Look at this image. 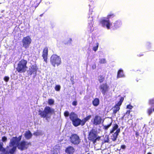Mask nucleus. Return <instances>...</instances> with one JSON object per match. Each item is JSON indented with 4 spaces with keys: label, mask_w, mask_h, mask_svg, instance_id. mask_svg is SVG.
Wrapping results in <instances>:
<instances>
[{
    "label": "nucleus",
    "mask_w": 154,
    "mask_h": 154,
    "mask_svg": "<svg viewBox=\"0 0 154 154\" xmlns=\"http://www.w3.org/2000/svg\"><path fill=\"white\" fill-rule=\"evenodd\" d=\"M38 112L41 118H45L47 119L50 118L51 116L55 113L54 109L49 106H46L43 111L39 110Z\"/></svg>",
    "instance_id": "f257e3e1"
},
{
    "label": "nucleus",
    "mask_w": 154,
    "mask_h": 154,
    "mask_svg": "<svg viewBox=\"0 0 154 154\" xmlns=\"http://www.w3.org/2000/svg\"><path fill=\"white\" fill-rule=\"evenodd\" d=\"M120 132V129L119 128L118 125L116 123L114 124L112 126V128L110 130V134L113 133L111 136V139L113 141H115L118 137L119 133Z\"/></svg>",
    "instance_id": "f03ea898"
},
{
    "label": "nucleus",
    "mask_w": 154,
    "mask_h": 154,
    "mask_svg": "<svg viewBox=\"0 0 154 154\" xmlns=\"http://www.w3.org/2000/svg\"><path fill=\"white\" fill-rule=\"evenodd\" d=\"M100 138V136L97 135L96 131L93 129L90 131L88 137V140L92 142L93 144H95L97 141H99Z\"/></svg>",
    "instance_id": "7ed1b4c3"
},
{
    "label": "nucleus",
    "mask_w": 154,
    "mask_h": 154,
    "mask_svg": "<svg viewBox=\"0 0 154 154\" xmlns=\"http://www.w3.org/2000/svg\"><path fill=\"white\" fill-rule=\"evenodd\" d=\"M27 61L23 59L20 61L17 64L16 68L17 71L19 73H24L27 70L28 67L27 66Z\"/></svg>",
    "instance_id": "20e7f679"
},
{
    "label": "nucleus",
    "mask_w": 154,
    "mask_h": 154,
    "mask_svg": "<svg viewBox=\"0 0 154 154\" xmlns=\"http://www.w3.org/2000/svg\"><path fill=\"white\" fill-rule=\"evenodd\" d=\"M69 140L70 143L74 145H78L81 142V139L79 136L75 133L71 134Z\"/></svg>",
    "instance_id": "39448f33"
},
{
    "label": "nucleus",
    "mask_w": 154,
    "mask_h": 154,
    "mask_svg": "<svg viewBox=\"0 0 154 154\" xmlns=\"http://www.w3.org/2000/svg\"><path fill=\"white\" fill-rule=\"evenodd\" d=\"M50 62L51 65L54 67H55L56 65L58 66L61 62V58L56 54H53L51 57Z\"/></svg>",
    "instance_id": "423d86ee"
},
{
    "label": "nucleus",
    "mask_w": 154,
    "mask_h": 154,
    "mask_svg": "<svg viewBox=\"0 0 154 154\" xmlns=\"http://www.w3.org/2000/svg\"><path fill=\"white\" fill-rule=\"evenodd\" d=\"M31 145L30 142H27L25 140H22L17 144V147L21 151L26 149L29 147V145Z\"/></svg>",
    "instance_id": "0eeeda50"
},
{
    "label": "nucleus",
    "mask_w": 154,
    "mask_h": 154,
    "mask_svg": "<svg viewBox=\"0 0 154 154\" xmlns=\"http://www.w3.org/2000/svg\"><path fill=\"white\" fill-rule=\"evenodd\" d=\"M124 98L123 97H121L119 101L112 108L113 109V112L112 114L116 116V114L120 109V106L122 105L123 100Z\"/></svg>",
    "instance_id": "6e6552de"
},
{
    "label": "nucleus",
    "mask_w": 154,
    "mask_h": 154,
    "mask_svg": "<svg viewBox=\"0 0 154 154\" xmlns=\"http://www.w3.org/2000/svg\"><path fill=\"white\" fill-rule=\"evenodd\" d=\"M32 42V40L29 36L24 37L22 40V42L23 47L25 48H29Z\"/></svg>",
    "instance_id": "1a4fd4ad"
},
{
    "label": "nucleus",
    "mask_w": 154,
    "mask_h": 154,
    "mask_svg": "<svg viewBox=\"0 0 154 154\" xmlns=\"http://www.w3.org/2000/svg\"><path fill=\"white\" fill-rule=\"evenodd\" d=\"M109 87L107 83H104L100 85L99 88L103 95H105L108 91Z\"/></svg>",
    "instance_id": "9d476101"
},
{
    "label": "nucleus",
    "mask_w": 154,
    "mask_h": 154,
    "mask_svg": "<svg viewBox=\"0 0 154 154\" xmlns=\"http://www.w3.org/2000/svg\"><path fill=\"white\" fill-rule=\"evenodd\" d=\"M100 23L102 25L103 27H106L108 29H110L112 24L110 23L109 20H106L105 19H103L100 20Z\"/></svg>",
    "instance_id": "9b49d317"
},
{
    "label": "nucleus",
    "mask_w": 154,
    "mask_h": 154,
    "mask_svg": "<svg viewBox=\"0 0 154 154\" xmlns=\"http://www.w3.org/2000/svg\"><path fill=\"white\" fill-rule=\"evenodd\" d=\"M101 117L98 115H96L93 119V123L95 125H100L102 122Z\"/></svg>",
    "instance_id": "f8f14e48"
},
{
    "label": "nucleus",
    "mask_w": 154,
    "mask_h": 154,
    "mask_svg": "<svg viewBox=\"0 0 154 154\" xmlns=\"http://www.w3.org/2000/svg\"><path fill=\"white\" fill-rule=\"evenodd\" d=\"M48 55V49L47 47H45L43 50L42 54V57L44 61L46 63L47 62V59Z\"/></svg>",
    "instance_id": "ddd939ff"
},
{
    "label": "nucleus",
    "mask_w": 154,
    "mask_h": 154,
    "mask_svg": "<svg viewBox=\"0 0 154 154\" xmlns=\"http://www.w3.org/2000/svg\"><path fill=\"white\" fill-rule=\"evenodd\" d=\"M73 125L75 127H77L79 125L83 126L82 123V120L78 117L73 120L72 122Z\"/></svg>",
    "instance_id": "4468645a"
},
{
    "label": "nucleus",
    "mask_w": 154,
    "mask_h": 154,
    "mask_svg": "<svg viewBox=\"0 0 154 154\" xmlns=\"http://www.w3.org/2000/svg\"><path fill=\"white\" fill-rule=\"evenodd\" d=\"M75 151L74 147L71 146H69L65 149V152L67 154H73Z\"/></svg>",
    "instance_id": "2eb2a0df"
},
{
    "label": "nucleus",
    "mask_w": 154,
    "mask_h": 154,
    "mask_svg": "<svg viewBox=\"0 0 154 154\" xmlns=\"http://www.w3.org/2000/svg\"><path fill=\"white\" fill-rule=\"evenodd\" d=\"M37 69L38 68H37L36 65L32 66L31 67L30 71H29L30 75H31L34 72L36 73Z\"/></svg>",
    "instance_id": "dca6fc26"
},
{
    "label": "nucleus",
    "mask_w": 154,
    "mask_h": 154,
    "mask_svg": "<svg viewBox=\"0 0 154 154\" xmlns=\"http://www.w3.org/2000/svg\"><path fill=\"white\" fill-rule=\"evenodd\" d=\"M77 118H78L77 115L74 112H72L70 113L69 118L72 122Z\"/></svg>",
    "instance_id": "f3484780"
},
{
    "label": "nucleus",
    "mask_w": 154,
    "mask_h": 154,
    "mask_svg": "<svg viewBox=\"0 0 154 154\" xmlns=\"http://www.w3.org/2000/svg\"><path fill=\"white\" fill-rule=\"evenodd\" d=\"M93 20H90L88 23V28L90 32L93 31V29H92L93 27Z\"/></svg>",
    "instance_id": "a211bd4d"
},
{
    "label": "nucleus",
    "mask_w": 154,
    "mask_h": 154,
    "mask_svg": "<svg viewBox=\"0 0 154 154\" xmlns=\"http://www.w3.org/2000/svg\"><path fill=\"white\" fill-rule=\"evenodd\" d=\"M24 136L26 139H29L31 138L32 134L30 131L28 130L26 132Z\"/></svg>",
    "instance_id": "6ab92c4d"
},
{
    "label": "nucleus",
    "mask_w": 154,
    "mask_h": 154,
    "mask_svg": "<svg viewBox=\"0 0 154 154\" xmlns=\"http://www.w3.org/2000/svg\"><path fill=\"white\" fill-rule=\"evenodd\" d=\"M92 104L94 106H97L100 104V100L99 98H96L92 101Z\"/></svg>",
    "instance_id": "aec40b11"
},
{
    "label": "nucleus",
    "mask_w": 154,
    "mask_h": 154,
    "mask_svg": "<svg viewBox=\"0 0 154 154\" xmlns=\"http://www.w3.org/2000/svg\"><path fill=\"white\" fill-rule=\"evenodd\" d=\"M122 23L120 21H116L114 23L113 26V29H116L121 26Z\"/></svg>",
    "instance_id": "412c9836"
},
{
    "label": "nucleus",
    "mask_w": 154,
    "mask_h": 154,
    "mask_svg": "<svg viewBox=\"0 0 154 154\" xmlns=\"http://www.w3.org/2000/svg\"><path fill=\"white\" fill-rule=\"evenodd\" d=\"M125 75L123 74V71L121 69H119L117 72V78L124 77Z\"/></svg>",
    "instance_id": "4be33fe9"
},
{
    "label": "nucleus",
    "mask_w": 154,
    "mask_h": 154,
    "mask_svg": "<svg viewBox=\"0 0 154 154\" xmlns=\"http://www.w3.org/2000/svg\"><path fill=\"white\" fill-rule=\"evenodd\" d=\"M91 117V115H89L82 120V123L83 124V125H85L86 122L88 121V120L90 119Z\"/></svg>",
    "instance_id": "5701e85b"
},
{
    "label": "nucleus",
    "mask_w": 154,
    "mask_h": 154,
    "mask_svg": "<svg viewBox=\"0 0 154 154\" xmlns=\"http://www.w3.org/2000/svg\"><path fill=\"white\" fill-rule=\"evenodd\" d=\"M33 2V3L32 5V6L36 8L38 5L41 1L40 0H34Z\"/></svg>",
    "instance_id": "b1692460"
},
{
    "label": "nucleus",
    "mask_w": 154,
    "mask_h": 154,
    "mask_svg": "<svg viewBox=\"0 0 154 154\" xmlns=\"http://www.w3.org/2000/svg\"><path fill=\"white\" fill-rule=\"evenodd\" d=\"M3 143L2 142L0 143V151H1L3 152H4V154H5L6 152H8L6 151L5 148L3 147Z\"/></svg>",
    "instance_id": "393cba45"
},
{
    "label": "nucleus",
    "mask_w": 154,
    "mask_h": 154,
    "mask_svg": "<svg viewBox=\"0 0 154 154\" xmlns=\"http://www.w3.org/2000/svg\"><path fill=\"white\" fill-rule=\"evenodd\" d=\"M112 121L107 125H103V129L107 131L112 125Z\"/></svg>",
    "instance_id": "a878e982"
},
{
    "label": "nucleus",
    "mask_w": 154,
    "mask_h": 154,
    "mask_svg": "<svg viewBox=\"0 0 154 154\" xmlns=\"http://www.w3.org/2000/svg\"><path fill=\"white\" fill-rule=\"evenodd\" d=\"M105 76L103 75H100L99 76L98 81L100 83L103 82L105 80Z\"/></svg>",
    "instance_id": "bb28decb"
},
{
    "label": "nucleus",
    "mask_w": 154,
    "mask_h": 154,
    "mask_svg": "<svg viewBox=\"0 0 154 154\" xmlns=\"http://www.w3.org/2000/svg\"><path fill=\"white\" fill-rule=\"evenodd\" d=\"M54 100L53 99H49L48 100V104L50 105H54Z\"/></svg>",
    "instance_id": "cd10ccee"
},
{
    "label": "nucleus",
    "mask_w": 154,
    "mask_h": 154,
    "mask_svg": "<svg viewBox=\"0 0 154 154\" xmlns=\"http://www.w3.org/2000/svg\"><path fill=\"white\" fill-rule=\"evenodd\" d=\"M115 16V15L114 14L112 13H110L107 15V19L109 20V19Z\"/></svg>",
    "instance_id": "c85d7f7f"
},
{
    "label": "nucleus",
    "mask_w": 154,
    "mask_h": 154,
    "mask_svg": "<svg viewBox=\"0 0 154 154\" xmlns=\"http://www.w3.org/2000/svg\"><path fill=\"white\" fill-rule=\"evenodd\" d=\"M109 137L108 136L106 135L105 136L104 139V143H109Z\"/></svg>",
    "instance_id": "c756f323"
},
{
    "label": "nucleus",
    "mask_w": 154,
    "mask_h": 154,
    "mask_svg": "<svg viewBox=\"0 0 154 154\" xmlns=\"http://www.w3.org/2000/svg\"><path fill=\"white\" fill-rule=\"evenodd\" d=\"M99 63L100 64H104L106 63V60L104 58L101 59L100 60Z\"/></svg>",
    "instance_id": "7c9ffc66"
},
{
    "label": "nucleus",
    "mask_w": 154,
    "mask_h": 154,
    "mask_svg": "<svg viewBox=\"0 0 154 154\" xmlns=\"http://www.w3.org/2000/svg\"><path fill=\"white\" fill-rule=\"evenodd\" d=\"M61 88L60 86L59 85H56L55 87V90L57 91H59Z\"/></svg>",
    "instance_id": "2f4dec72"
},
{
    "label": "nucleus",
    "mask_w": 154,
    "mask_h": 154,
    "mask_svg": "<svg viewBox=\"0 0 154 154\" xmlns=\"http://www.w3.org/2000/svg\"><path fill=\"white\" fill-rule=\"evenodd\" d=\"M96 46L94 47L93 48V50H94L95 51H96L98 49V46H99L98 43H97L96 44Z\"/></svg>",
    "instance_id": "473e14b6"
},
{
    "label": "nucleus",
    "mask_w": 154,
    "mask_h": 154,
    "mask_svg": "<svg viewBox=\"0 0 154 154\" xmlns=\"http://www.w3.org/2000/svg\"><path fill=\"white\" fill-rule=\"evenodd\" d=\"M69 113L68 111H66L64 112V115L66 117H68L69 116Z\"/></svg>",
    "instance_id": "72a5a7b5"
},
{
    "label": "nucleus",
    "mask_w": 154,
    "mask_h": 154,
    "mask_svg": "<svg viewBox=\"0 0 154 154\" xmlns=\"http://www.w3.org/2000/svg\"><path fill=\"white\" fill-rule=\"evenodd\" d=\"M149 103L150 104L154 105V98L149 100Z\"/></svg>",
    "instance_id": "f704fd0d"
},
{
    "label": "nucleus",
    "mask_w": 154,
    "mask_h": 154,
    "mask_svg": "<svg viewBox=\"0 0 154 154\" xmlns=\"http://www.w3.org/2000/svg\"><path fill=\"white\" fill-rule=\"evenodd\" d=\"M152 110L151 108H150L147 110V112L149 115H150L152 112Z\"/></svg>",
    "instance_id": "c9c22d12"
},
{
    "label": "nucleus",
    "mask_w": 154,
    "mask_h": 154,
    "mask_svg": "<svg viewBox=\"0 0 154 154\" xmlns=\"http://www.w3.org/2000/svg\"><path fill=\"white\" fill-rule=\"evenodd\" d=\"M2 140L3 142H6L7 140V138L5 136H3L2 137Z\"/></svg>",
    "instance_id": "e433bc0d"
},
{
    "label": "nucleus",
    "mask_w": 154,
    "mask_h": 154,
    "mask_svg": "<svg viewBox=\"0 0 154 154\" xmlns=\"http://www.w3.org/2000/svg\"><path fill=\"white\" fill-rule=\"evenodd\" d=\"M4 79L6 82H8L9 79V78L8 76H5L4 77Z\"/></svg>",
    "instance_id": "4c0bfd02"
},
{
    "label": "nucleus",
    "mask_w": 154,
    "mask_h": 154,
    "mask_svg": "<svg viewBox=\"0 0 154 154\" xmlns=\"http://www.w3.org/2000/svg\"><path fill=\"white\" fill-rule=\"evenodd\" d=\"M133 106L131 105L130 104L128 105L127 106L126 108L129 109H131L133 108Z\"/></svg>",
    "instance_id": "58836bf2"
},
{
    "label": "nucleus",
    "mask_w": 154,
    "mask_h": 154,
    "mask_svg": "<svg viewBox=\"0 0 154 154\" xmlns=\"http://www.w3.org/2000/svg\"><path fill=\"white\" fill-rule=\"evenodd\" d=\"M72 105L74 106H76L77 104V101L76 100L73 101L72 103Z\"/></svg>",
    "instance_id": "ea45409f"
},
{
    "label": "nucleus",
    "mask_w": 154,
    "mask_h": 154,
    "mask_svg": "<svg viewBox=\"0 0 154 154\" xmlns=\"http://www.w3.org/2000/svg\"><path fill=\"white\" fill-rule=\"evenodd\" d=\"M33 134L35 136H38L40 135V134L39 132L37 131L34 132L33 133Z\"/></svg>",
    "instance_id": "a19ab883"
},
{
    "label": "nucleus",
    "mask_w": 154,
    "mask_h": 154,
    "mask_svg": "<svg viewBox=\"0 0 154 154\" xmlns=\"http://www.w3.org/2000/svg\"><path fill=\"white\" fill-rule=\"evenodd\" d=\"M70 81L72 82V84L73 85L74 84V76H71V78H70Z\"/></svg>",
    "instance_id": "79ce46f5"
},
{
    "label": "nucleus",
    "mask_w": 154,
    "mask_h": 154,
    "mask_svg": "<svg viewBox=\"0 0 154 154\" xmlns=\"http://www.w3.org/2000/svg\"><path fill=\"white\" fill-rule=\"evenodd\" d=\"M22 135L19 136L18 137H17V142H19L21 140L22 138Z\"/></svg>",
    "instance_id": "37998d69"
},
{
    "label": "nucleus",
    "mask_w": 154,
    "mask_h": 154,
    "mask_svg": "<svg viewBox=\"0 0 154 154\" xmlns=\"http://www.w3.org/2000/svg\"><path fill=\"white\" fill-rule=\"evenodd\" d=\"M126 147V146L124 145H122L121 146V148L123 149H125Z\"/></svg>",
    "instance_id": "c03bdc74"
},
{
    "label": "nucleus",
    "mask_w": 154,
    "mask_h": 154,
    "mask_svg": "<svg viewBox=\"0 0 154 154\" xmlns=\"http://www.w3.org/2000/svg\"><path fill=\"white\" fill-rule=\"evenodd\" d=\"M130 110H128L127 111V112L125 113V114L129 115L130 114Z\"/></svg>",
    "instance_id": "a18cd8bd"
},
{
    "label": "nucleus",
    "mask_w": 154,
    "mask_h": 154,
    "mask_svg": "<svg viewBox=\"0 0 154 154\" xmlns=\"http://www.w3.org/2000/svg\"><path fill=\"white\" fill-rule=\"evenodd\" d=\"M96 65L95 64L93 65L92 66V68L93 69H96Z\"/></svg>",
    "instance_id": "49530a36"
},
{
    "label": "nucleus",
    "mask_w": 154,
    "mask_h": 154,
    "mask_svg": "<svg viewBox=\"0 0 154 154\" xmlns=\"http://www.w3.org/2000/svg\"><path fill=\"white\" fill-rule=\"evenodd\" d=\"M136 135L137 137L139 135V133L137 132L135 134Z\"/></svg>",
    "instance_id": "de8ad7c7"
},
{
    "label": "nucleus",
    "mask_w": 154,
    "mask_h": 154,
    "mask_svg": "<svg viewBox=\"0 0 154 154\" xmlns=\"http://www.w3.org/2000/svg\"><path fill=\"white\" fill-rule=\"evenodd\" d=\"M147 154H152L150 152H149L148 153H147Z\"/></svg>",
    "instance_id": "09e8293b"
},
{
    "label": "nucleus",
    "mask_w": 154,
    "mask_h": 154,
    "mask_svg": "<svg viewBox=\"0 0 154 154\" xmlns=\"http://www.w3.org/2000/svg\"><path fill=\"white\" fill-rule=\"evenodd\" d=\"M143 54H141V55H139V56H143Z\"/></svg>",
    "instance_id": "8fccbe9b"
},
{
    "label": "nucleus",
    "mask_w": 154,
    "mask_h": 154,
    "mask_svg": "<svg viewBox=\"0 0 154 154\" xmlns=\"http://www.w3.org/2000/svg\"><path fill=\"white\" fill-rule=\"evenodd\" d=\"M87 154H91L89 153H87Z\"/></svg>",
    "instance_id": "3c124183"
},
{
    "label": "nucleus",
    "mask_w": 154,
    "mask_h": 154,
    "mask_svg": "<svg viewBox=\"0 0 154 154\" xmlns=\"http://www.w3.org/2000/svg\"><path fill=\"white\" fill-rule=\"evenodd\" d=\"M153 111H154V109H153Z\"/></svg>",
    "instance_id": "603ef678"
}]
</instances>
